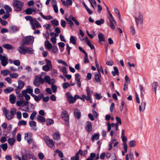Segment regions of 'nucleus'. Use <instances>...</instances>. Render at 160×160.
<instances>
[{
  "instance_id": "nucleus-12",
  "label": "nucleus",
  "mask_w": 160,
  "mask_h": 160,
  "mask_svg": "<svg viewBox=\"0 0 160 160\" xmlns=\"http://www.w3.org/2000/svg\"><path fill=\"white\" fill-rule=\"evenodd\" d=\"M23 45L22 44V46L19 47L18 49L19 52L22 54H25L26 53V47L24 48Z\"/></svg>"
},
{
  "instance_id": "nucleus-54",
  "label": "nucleus",
  "mask_w": 160,
  "mask_h": 160,
  "mask_svg": "<svg viewBox=\"0 0 160 160\" xmlns=\"http://www.w3.org/2000/svg\"><path fill=\"white\" fill-rule=\"evenodd\" d=\"M31 96L34 98L36 102H38L41 99V98H40L39 97L37 96L34 94H31Z\"/></svg>"
},
{
  "instance_id": "nucleus-57",
  "label": "nucleus",
  "mask_w": 160,
  "mask_h": 160,
  "mask_svg": "<svg viewBox=\"0 0 160 160\" xmlns=\"http://www.w3.org/2000/svg\"><path fill=\"white\" fill-rule=\"evenodd\" d=\"M69 86V83L67 82L63 83L62 84V87L64 89L67 88Z\"/></svg>"
},
{
  "instance_id": "nucleus-39",
  "label": "nucleus",
  "mask_w": 160,
  "mask_h": 160,
  "mask_svg": "<svg viewBox=\"0 0 160 160\" xmlns=\"http://www.w3.org/2000/svg\"><path fill=\"white\" fill-rule=\"evenodd\" d=\"M99 138V135L98 133H95L92 136V140L93 141L95 139L98 140Z\"/></svg>"
},
{
  "instance_id": "nucleus-18",
  "label": "nucleus",
  "mask_w": 160,
  "mask_h": 160,
  "mask_svg": "<svg viewBox=\"0 0 160 160\" xmlns=\"http://www.w3.org/2000/svg\"><path fill=\"white\" fill-rule=\"evenodd\" d=\"M146 103L144 102H142L140 105L139 106V110L140 112H143L145 108Z\"/></svg>"
},
{
  "instance_id": "nucleus-1",
  "label": "nucleus",
  "mask_w": 160,
  "mask_h": 160,
  "mask_svg": "<svg viewBox=\"0 0 160 160\" xmlns=\"http://www.w3.org/2000/svg\"><path fill=\"white\" fill-rule=\"evenodd\" d=\"M24 3L18 0H15L13 3V6L14 10L20 12L22 10V8L23 6Z\"/></svg>"
},
{
  "instance_id": "nucleus-20",
  "label": "nucleus",
  "mask_w": 160,
  "mask_h": 160,
  "mask_svg": "<svg viewBox=\"0 0 160 160\" xmlns=\"http://www.w3.org/2000/svg\"><path fill=\"white\" fill-rule=\"evenodd\" d=\"M46 144L49 148H55L54 142L52 139L49 141H48Z\"/></svg>"
},
{
  "instance_id": "nucleus-32",
  "label": "nucleus",
  "mask_w": 160,
  "mask_h": 160,
  "mask_svg": "<svg viewBox=\"0 0 160 160\" xmlns=\"http://www.w3.org/2000/svg\"><path fill=\"white\" fill-rule=\"evenodd\" d=\"M136 142L134 140L130 141L129 145L130 148L134 147L136 146Z\"/></svg>"
},
{
  "instance_id": "nucleus-60",
  "label": "nucleus",
  "mask_w": 160,
  "mask_h": 160,
  "mask_svg": "<svg viewBox=\"0 0 160 160\" xmlns=\"http://www.w3.org/2000/svg\"><path fill=\"white\" fill-rule=\"evenodd\" d=\"M75 80L77 82L80 81V75L78 73H76L75 74Z\"/></svg>"
},
{
  "instance_id": "nucleus-33",
  "label": "nucleus",
  "mask_w": 160,
  "mask_h": 160,
  "mask_svg": "<svg viewBox=\"0 0 160 160\" xmlns=\"http://www.w3.org/2000/svg\"><path fill=\"white\" fill-rule=\"evenodd\" d=\"M25 18L27 20L29 21H30V24L35 19L33 18L31 16H26Z\"/></svg>"
},
{
  "instance_id": "nucleus-7",
  "label": "nucleus",
  "mask_w": 160,
  "mask_h": 160,
  "mask_svg": "<svg viewBox=\"0 0 160 160\" xmlns=\"http://www.w3.org/2000/svg\"><path fill=\"white\" fill-rule=\"evenodd\" d=\"M0 60L1 61L2 65L5 67L8 64V59L5 56L2 55L0 54Z\"/></svg>"
},
{
  "instance_id": "nucleus-50",
  "label": "nucleus",
  "mask_w": 160,
  "mask_h": 160,
  "mask_svg": "<svg viewBox=\"0 0 160 160\" xmlns=\"http://www.w3.org/2000/svg\"><path fill=\"white\" fill-rule=\"evenodd\" d=\"M4 8L7 12L9 13V12H11L12 10L11 7L8 5H5L4 7Z\"/></svg>"
},
{
  "instance_id": "nucleus-17",
  "label": "nucleus",
  "mask_w": 160,
  "mask_h": 160,
  "mask_svg": "<svg viewBox=\"0 0 160 160\" xmlns=\"http://www.w3.org/2000/svg\"><path fill=\"white\" fill-rule=\"evenodd\" d=\"M98 37L99 39V43H101L102 42L105 41V38L103 34L101 33H100L98 35Z\"/></svg>"
},
{
  "instance_id": "nucleus-30",
  "label": "nucleus",
  "mask_w": 160,
  "mask_h": 160,
  "mask_svg": "<svg viewBox=\"0 0 160 160\" xmlns=\"http://www.w3.org/2000/svg\"><path fill=\"white\" fill-rule=\"evenodd\" d=\"M70 42L71 43L74 45H75L76 43V39L73 36H71L70 38Z\"/></svg>"
},
{
  "instance_id": "nucleus-3",
  "label": "nucleus",
  "mask_w": 160,
  "mask_h": 160,
  "mask_svg": "<svg viewBox=\"0 0 160 160\" xmlns=\"http://www.w3.org/2000/svg\"><path fill=\"white\" fill-rule=\"evenodd\" d=\"M62 118L65 122V124L67 125H68L69 124V116L67 112L65 110H63L61 114Z\"/></svg>"
},
{
  "instance_id": "nucleus-38",
  "label": "nucleus",
  "mask_w": 160,
  "mask_h": 160,
  "mask_svg": "<svg viewBox=\"0 0 160 160\" xmlns=\"http://www.w3.org/2000/svg\"><path fill=\"white\" fill-rule=\"evenodd\" d=\"M38 120L41 122H44L46 121L45 118L40 115L38 116L37 117Z\"/></svg>"
},
{
  "instance_id": "nucleus-35",
  "label": "nucleus",
  "mask_w": 160,
  "mask_h": 160,
  "mask_svg": "<svg viewBox=\"0 0 160 160\" xmlns=\"http://www.w3.org/2000/svg\"><path fill=\"white\" fill-rule=\"evenodd\" d=\"M53 138L54 139L58 140L60 138V134L58 132H56L53 135Z\"/></svg>"
},
{
  "instance_id": "nucleus-51",
  "label": "nucleus",
  "mask_w": 160,
  "mask_h": 160,
  "mask_svg": "<svg viewBox=\"0 0 160 160\" xmlns=\"http://www.w3.org/2000/svg\"><path fill=\"white\" fill-rule=\"evenodd\" d=\"M0 147L4 151H5L8 147L7 144L6 143L1 144L0 145Z\"/></svg>"
},
{
  "instance_id": "nucleus-25",
  "label": "nucleus",
  "mask_w": 160,
  "mask_h": 160,
  "mask_svg": "<svg viewBox=\"0 0 160 160\" xmlns=\"http://www.w3.org/2000/svg\"><path fill=\"white\" fill-rule=\"evenodd\" d=\"M4 76H6L10 73V71L8 70H2L0 72Z\"/></svg>"
},
{
  "instance_id": "nucleus-16",
  "label": "nucleus",
  "mask_w": 160,
  "mask_h": 160,
  "mask_svg": "<svg viewBox=\"0 0 160 160\" xmlns=\"http://www.w3.org/2000/svg\"><path fill=\"white\" fill-rule=\"evenodd\" d=\"M135 22L137 27H138L139 25H142L143 23V19H141L138 18L137 17H135Z\"/></svg>"
},
{
  "instance_id": "nucleus-6",
  "label": "nucleus",
  "mask_w": 160,
  "mask_h": 160,
  "mask_svg": "<svg viewBox=\"0 0 160 160\" xmlns=\"http://www.w3.org/2000/svg\"><path fill=\"white\" fill-rule=\"evenodd\" d=\"M66 97L69 103H73L75 102V99L73 97L70 92H67L66 93Z\"/></svg>"
},
{
  "instance_id": "nucleus-59",
  "label": "nucleus",
  "mask_w": 160,
  "mask_h": 160,
  "mask_svg": "<svg viewBox=\"0 0 160 160\" xmlns=\"http://www.w3.org/2000/svg\"><path fill=\"white\" fill-rule=\"evenodd\" d=\"M52 48V49L51 50L52 53H56L58 52V49L57 46H53Z\"/></svg>"
},
{
  "instance_id": "nucleus-36",
  "label": "nucleus",
  "mask_w": 160,
  "mask_h": 160,
  "mask_svg": "<svg viewBox=\"0 0 160 160\" xmlns=\"http://www.w3.org/2000/svg\"><path fill=\"white\" fill-rule=\"evenodd\" d=\"M15 141V139L12 138H9L8 140V142L11 145H13Z\"/></svg>"
},
{
  "instance_id": "nucleus-62",
  "label": "nucleus",
  "mask_w": 160,
  "mask_h": 160,
  "mask_svg": "<svg viewBox=\"0 0 160 160\" xmlns=\"http://www.w3.org/2000/svg\"><path fill=\"white\" fill-rule=\"evenodd\" d=\"M38 156L40 159L42 160L44 158V156L43 153L42 152H39L38 154Z\"/></svg>"
},
{
  "instance_id": "nucleus-31",
  "label": "nucleus",
  "mask_w": 160,
  "mask_h": 160,
  "mask_svg": "<svg viewBox=\"0 0 160 160\" xmlns=\"http://www.w3.org/2000/svg\"><path fill=\"white\" fill-rule=\"evenodd\" d=\"M86 91L87 96H88V98H91L92 96L91 94L92 93V92H91V91L88 87H87Z\"/></svg>"
},
{
  "instance_id": "nucleus-53",
  "label": "nucleus",
  "mask_w": 160,
  "mask_h": 160,
  "mask_svg": "<svg viewBox=\"0 0 160 160\" xmlns=\"http://www.w3.org/2000/svg\"><path fill=\"white\" fill-rule=\"evenodd\" d=\"M27 124L26 122L23 120H22L19 121L18 123V126L20 125H26Z\"/></svg>"
},
{
  "instance_id": "nucleus-49",
  "label": "nucleus",
  "mask_w": 160,
  "mask_h": 160,
  "mask_svg": "<svg viewBox=\"0 0 160 160\" xmlns=\"http://www.w3.org/2000/svg\"><path fill=\"white\" fill-rule=\"evenodd\" d=\"M42 69L44 71L48 72L49 71L50 69H52V68L46 65H45L42 66Z\"/></svg>"
},
{
  "instance_id": "nucleus-5",
  "label": "nucleus",
  "mask_w": 160,
  "mask_h": 160,
  "mask_svg": "<svg viewBox=\"0 0 160 160\" xmlns=\"http://www.w3.org/2000/svg\"><path fill=\"white\" fill-rule=\"evenodd\" d=\"M30 25L32 29L33 30H35L36 29V28L41 27V24L36 19H34L33 21Z\"/></svg>"
},
{
  "instance_id": "nucleus-34",
  "label": "nucleus",
  "mask_w": 160,
  "mask_h": 160,
  "mask_svg": "<svg viewBox=\"0 0 160 160\" xmlns=\"http://www.w3.org/2000/svg\"><path fill=\"white\" fill-rule=\"evenodd\" d=\"M101 77L100 73L98 72V74H96L95 75V81L97 82H100V78Z\"/></svg>"
},
{
  "instance_id": "nucleus-19",
  "label": "nucleus",
  "mask_w": 160,
  "mask_h": 160,
  "mask_svg": "<svg viewBox=\"0 0 160 160\" xmlns=\"http://www.w3.org/2000/svg\"><path fill=\"white\" fill-rule=\"evenodd\" d=\"M30 153L29 152H27L24 155H22V160H27L28 158H29L30 156H32V155H30Z\"/></svg>"
},
{
  "instance_id": "nucleus-29",
  "label": "nucleus",
  "mask_w": 160,
  "mask_h": 160,
  "mask_svg": "<svg viewBox=\"0 0 160 160\" xmlns=\"http://www.w3.org/2000/svg\"><path fill=\"white\" fill-rule=\"evenodd\" d=\"M26 53L29 54H34L33 50L32 48L26 47Z\"/></svg>"
},
{
  "instance_id": "nucleus-42",
  "label": "nucleus",
  "mask_w": 160,
  "mask_h": 160,
  "mask_svg": "<svg viewBox=\"0 0 160 160\" xmlns=\"http://www.w3.org/2000/svg\"><path fill=\"white\" fill-rule=\"evenodd\" d=\"M10 28L12 31L15 32L18 31L19 30V28L16 26H12L10 27Z\"/></svg>"
},
{
  "instance_id": "nucleus-2",
  "label": "nucleus",
  "mask_w": 160,
  "mask_h": 160,
  "mask_svg": "<svg viewBox=\"0 0 160 160\" xmlns=\"http://www.w3.org/2000/svg\"><path fill=\"white\" fill-rule=\"evenodd\" d=\"M34 39V37L32 36L26 37L23 39L22 45L30 44L33 42Z\"/></svg>"
},
{
  "instance_id": "nucleus-21",
  "label": "nucleus",
  "mask_w": 160,
  "mask_h": 160,
  "mask_svg": "<svg viewBox=\"0 0 160 160\" xmlns=\"http://www.w3.org/2000/svg\"><path fill=\"white\" fill-rule=\"evenodd\" d=\"M116 119L117 122V123H116V125L117 127L116 130H118L119 125H121V124L122 121L121 118L118 117H116Z\"/></svg>"
},
{
  "instance_id": "nucleus-14",
  "label": "nucleus",
  "mask_w": 160,
  "mask_h": 160,
  "mask_svg": "<svg viewBox=\"0 0 160 160\" xmlns=\"http://www.w3.org/2000/svg\"><path fill=\"white\" fill-rule=\"evenodd\" d=\"M74 115L76 118L79 119L81 117V113L79 110L78 108H76L74 109Z\"/></svg>"
},
{
  "instance_id": "nucleus-10",
  "label": "nucleus",
  "mask_w": 160,
  "mask_h": 160,
  "mask_svg": "<svg viewBox=\"0 0 160 160\" xmlns=\"http://www.w3.org/2000/svg\"><path fill=\"white\" fill-rule=\"evenodd\" d=\"M32 135L31 133H28L25 134V139L27 140L29 144L31 143L33 141L32 139L31 138Z\"/></svg>"
},
{
  "instance_id": "nucleus-63",
  "label": "nucleus",
  "mask_w": 160,
  "mask_h": 160,
  "mask_svg": "<svg viewBox=\"0 0 160 160\" xmlns=\"http://www.w3.org/2000/svg\"><path fill=\"white\" fill-rule=\"evenodd\" d=\"M51 88L53 92L55 93L56 92L57 90V87L56 85L53 84L52 85Z\"/></svg>"
},
{
  "instance_id": "nucleus-27",
  "label": "nucleus",
  "mask_w": 160,
  "mask_h": 160,
  "mask_svg": "<svg viewBox=\"0 0 160 160\" xmlns=\"http://www.w3.org/2000/svg\"><path fill=\"white\" fill-rule=\"evenodd\" d=\"M13 90V88L10 87L4 89V92L5 93L8 94L12 91Z\"/></svg>"
},
{
  "instance_id": "nucleus-52",
  "label": "nucleus",
  "mask_w": 160,
  "mask_h": 160,
  "mask_svg": "<svg viewBox=\"0 0 160 160\" xmlns=\"http://www.w3.org/2000/svg\"><path fill=\"white\" fill-rule=\"evenodd\" d=\"M59 68L60 69L61 71L63 74H65L67 73V68L65 67H59Z\"/></svg>"
},
{
  "instance_id": "nucleus-13",
  "label": "nucleus",
  "mask_w": 160,
  "mask_h": 160,
  "mask_svg": "<svg viewBox=\"0 0 160 160\" xmlns=\"http://www.w3.org/2000/svg\"><path fill=\"white\" fill-rule=\"evenodd\" d=\"M29 124L30 126L32 128V129L34 131H36L37 128L36 126V123L34 121H31L29 122Z\"/></svg>"
},
{
  "instance_id": "nucleus-45",
  "label": "nucleus",
  "mask_w": 160,
  "mask_h": 160,
  "mask_svg": "<svg viewBox=\"0 0 160 160\" xmlns=\"http://www.w3.org/2000/svg\"><path fill=\"white\" fill-rule=\"evenodd\" d=\"M52 23L55 26H57L59 25V22L58 20L54 19L51 21Z\"/></svg>"
},
{
  "instance_id": "nucleus-43",
  "label": "nucleus",
  "mask_w": 160,
  "mask_h": 160,
  "mask_svg": "<svg viewBox=\"0 0 160 160\" xmlns=\"http://www.w3.org/2000/svg\"><path fill=\"white\" fill-rule=\"evenodd\" d=\"M45 61L46 62V65L49 66L51 68H52V65L51 62L50 60H48L47 59H46Z\"/></svg>"
},
{
  "instance_id": "nucleus-8",
  "label": "nucleus",
  "mask_w": 160,
  "mask_h": 160,
  "mask_svg": "<svg viewBox=\"0 0 160 160\" xmlns=\"http://www.w3.org/2000/svg\"><path fill=\"white\" fill-rule=\"evenodd\" d=\"M37 11V8L34 6L33 8H28L24 10L25 13L27 14L31 15L33 12H35Z\"/></svg>"
},
{
  "instance_id": "nucleus-15",
  "label": "nucleus",
  "mask_w": 160,
  "mask_h": 160,
  "mask_svg": "<svg viewBox=\"0 0 160 160\" xmlns=\"http://www.w3.org/2000/svg\"><path fill=\"white\" fill-rule=\"evenodd\" d=\"M109 26L112 29L114 30L115 29V25L116 24V22L114 19L109 20Z\"/></svg>"
},
{
  "instance_id": "nucleus-23",
  "label": "nucleus",
  "mask_w": 160,
  "mask_h": 160,
  "mask_svg": "<svg viewBox=\"0 0 160 160\" xmlns=\"http://www.w3.org/2000/svg\"><path fill=\"white\" fill-rule=\"evenodd\" d=\"M40 14L43 18L47 20H49L53 19V18L51 15H48L46 16H44L42 13L40 12Z\"/></svg>"
},
{
  "instance_id": "nucleus-46",
  "label": "nucleus",
  "mask_w": 160,
  "mask_h": 160,
  "mask_svg": "<svg viewBox=\"0 0 160 160\" xmlns=\"http://www.w3.org/2000/svg\"><path fill=\"white\" fill-rule=\"evenodd\" d=\"M54 123L53 120L52 119H47L46 120V124L47 125H49L52 124Z\"/></svg>"
},
{
  "instance_id": "nucleus-44",
  "label": "nucleus",
  "mask_w": 160,
  "mask_h": 160,
  "mask_svg": "<svg viewBox=\"0 0 160 160\" xmlns=\"http://www.w3.org/2000/svg\"><path fill=\"white\" fill-rule=\"evenodd\" d=\"M104 20L103 19H101L100 20H98L95 21V23L98 25H100L101 24L104 23Z\"/></svg>"
},
{
  "instance_id": "nucleus-28",
  "label": "nucleus",
  "mask_w": 160,
  "mask_h": 160,
  "mask_svg": "<svg viewBox=\"0 0 160 160\" xmlns=\"http://www.w3.org/2000/svg\"><path fill=\"white\" fill-rule=\"evenodd\" d=\"M113 68L114 71H112V73L113 76H116V74L118 75L119 74V71L118 68L116 67H114Z\"/></svg>"
},
{
  "instance_id": "nucleus-40",
  "label": "nucleus",
  "mask_w": 160,
  "mask_h": 160,
  "mask_svg": "<svg viewBox=\"0 0 160 160\" xmlns=\"http://www.w3.org/2000/svg\"><path fill=\"white\" fill-rule=\"evenodd\" d=\"M27 92L28 93L30 94L31 95L32 94H33L32 93L33 92V89L31 88V87L30 86H28V88L26 89Z\"/></svg>"
},
{
  "instance_id": "nucleus-61",
  "label": "nucleus",
  "mask_w": 160,
  "mask_h": 160,
  "mask_svg": "<svg viewBox=\"0 0 160 160\" xmlns=\"http://www.w3.org/2000/svg\"><path fill=\"white\" fill-rule=\"evenodd\" d=\"M27 93H27L26 90V89L25 90H24L22 91V94H20L19 95V97H22V96H25L26 95H27Z\"/></svg>"
},
{
  "instance_id": "nucleus-58",
  "label": "nucleus",
  "mask_w": 160,
  "mask_h": 160,
  "mask_svg": "<svg viewBox=\"0 0 160 160\" xmlns=\"http://www.w3.org/2000/svg\"><path fill=\"white\" fill-rule=\"evenodd\" d=\"M90 98H88V96H86L85 95L83 94L82 95V97H81V99L82 100V101H84L85 99L87 100H89Z\"/></svg>"
},
{
  "instance_id": "nucleus-47",
  "label": "nucleus",
  "mask_w": 160,
  "mask_h": 160,
  "mask_svg": "<svg viewBox=\"0 0 160 160\" xmlns=\"http://www.w3.org/2000/svg\"><path fill=\"white\" fill-rule=\"evenodd\" d=\"M65 19L66 20L68 24L69 25L70 27H72V25H73L74 23L72 21V20L70 19H68V18L67 17L65 18Z\"/></svg>"
},
{
  "instance_id": "nucleus-64",
  "label": "nucleus",
  "mask_w": 160,
  "mask_h": 160,
  "mask_svg": "<svg viewBox=\"0 0 160 160\" xmlns=\"http://www.w3.org/2000/svg\"><path fill=\"white\" fill-rule=\"evenodd\" d=\"M24 102V101L23 100H20L16 102L17 105L18 106H21L23 105Z\"/></svg>"
},
{
  "instance_id": "nucleus-48",
  "label": "nucleus",
  "mask_w": 160,
  "mask_h": 160,
  "mask_svg": "<svg viewBox=\"0 0 160 160\" xmlns=\"http://www.w3.org/2000/svg\"><path fill=\"white\" fill-rule=\"evenodd\" d=\"M37 113L36 111H33L31 114L30 118L31 120L33 121Z\"/></svg>"
},
{
  "instance_id": "nucleus-11",
  "label": "nucleus",
  "mask_w": 160,
  "mask_h": 160,
  "mask_svg": "<svg viewBox=\"0 0 160 160\" xmlns=\"http://www.w3.org/2000/svg\"><path fill=\"white\" fill-rule=\"evenodd\" d=\"M86 129L88 132H91L92 130V125L90 121H87L86 123Z\"/></svg>"
},
{
  "instance_id": "nucleus-41",
  "label": "nucleus",
  "mask_w": 160,
  "mask_h": 160,
  "mask_svg": "<svg viewBox=\"0 0 160 160\" xmlns=\"http://www.w3.org/2000/svg\"><path fill=\"white\" fill-rule=\"evenodd\" d=\"M158 86V83L157 82H154L152 85V88L154 89L155 94L156 93V91L157 87Z\"/></svg>"
},
{
  "instance_id": "nucleus-26",
  "label": "nucleus",
  "mask_w": 160,
  "mask_h": 160,
  "mask_svg": "<svg viewBox=\"0 0 160 160\" xmlns=\"http://www.w3.org/2000/svg\"><path fill=\"white\" fill-rule=\"evenodd\" d=\"M24 86V82L21 80H19L18 81V88L21 89Z\"/></svg>"
},
{
  "instance_id": "nucleus-37",
  "label": "nucleus",
  "mask_w": 160,
  "mask_h": 160,
  "mask_svg": "<svg viewBox=\"0 0 160 160\" xmlns=\"http://www.w3.org/2000/svg\"><path fill=\"white\" fill-rule=\"evenodd\" d=\"M3 47L5 48L11 50L13 48V47L10 44H5L3 45Z\"/></svg>"
},
{
  "instance_id": "nucleus-4",
  "label": "nucleus",
  "mask_w": 160,
  "mask_h": 160,
  "mask_svg": "<svg viewBox=\"0 0 160 160\" xmlns=\"http://www.w3.org/2000/svg\"><path fill=\"white\" fill-rule=\"evenodd\" d=\"M44 82V79L41 78V77H39L36 76L35 78L33 84L36 87H38L40 84V83L43 84Z\"/></svg>"
},
{
  "instance_id": "nucleus-22",
  "label": "nucleus",
  "mask_w": 160,
  "mask_h": 160,
  "mask_svg": "<svg viewBox=\"0 0 160 160\" xmlns=\"http://www.w3.org/2000/svg\"><path fill=\"white\" fill-rule=\"evenodd\" d=\"M45 46L48 50H50L52 48V44L48 40L45 42Z\"/></svg>"
},
{
  "instance_id": "nucleus-55",
  "label": "nucleus",
  "mask_w": 160,
  "mask_h": 160,
  "mask_svg": "<svg viewBox=\"0 0 160 160\" xmlns=\"http://www.w3.org/2000/svg\"><path fill=\"white\" fill-rule=\"evenodd\" d=\"M18 74L16 73L10 74V76L12 78H17L18 77Z\"/></svg>"
},
{
  "instance_id": "nucleus-9",
  "label": "nucleus",
  "mask_w": 160,
  "mask_h": 160,
  "mask_svg": "<svg viewBox=\"0 0 160 160\" xmlns=\"http://www.w3.org/2000/svg\"><path fill=\"white\" fill-rule=\"evenodd\" d=\"M44 81L48 84H52L54 82V80L51 79L50 77L48 75H46L44 78Z\"/></svg>"
},
{
  "instance_id": "nucleus-56",
  "label": "nucleus",
  "mask_w": 160,
  "mask_h": 160,
  "mask_svg": "<svg viewBox=\"0 0 160 160\" xmlns=\"http://www.w3.org/2000/svg\"><path fill=\"white\" fill-rule=\"evenodd\" d=\"M16 112V110L15 108H12L10 111V114L11 116L13 118L14 114H15Z\"/></svg>"
},
{
  "instance_id": "nucleus-24",
  "label": "nucleus",
  "mask_w": 160,
  "mask_h": 160,
  "mask_svg": "<svg viewBox=\"0 0 160 160\" xmlns=\"http://www.w3.org/2000/svg\"><path fill=\"white\" fill-rule=\"evenodd\" d=\"M16 97L13 94L10 95L9 101L12 104H14L15 102Z\"/></svg>"
}]
</instances>
